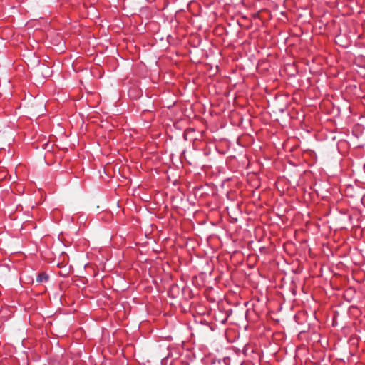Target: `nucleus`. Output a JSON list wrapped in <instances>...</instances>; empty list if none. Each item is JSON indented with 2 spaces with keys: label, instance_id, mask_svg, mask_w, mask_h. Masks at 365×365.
<instances>
[{
  "label": "nucleus",
  "instance_id": "nucleus-1",
  "mask_svg": "<svg viewBox=\"0 0 365 365\" xmlns=\"http://www.w3.org/2000/svg\"><path fill=\"white\" fill-rule=\"evenodd\" d=\"M49 277L46 272L38 274L37 277V282L39 283H46L48 281Z\"/></svg>",
  "mask_w": 365,
  "mask_h": 365
}]
</instances>
